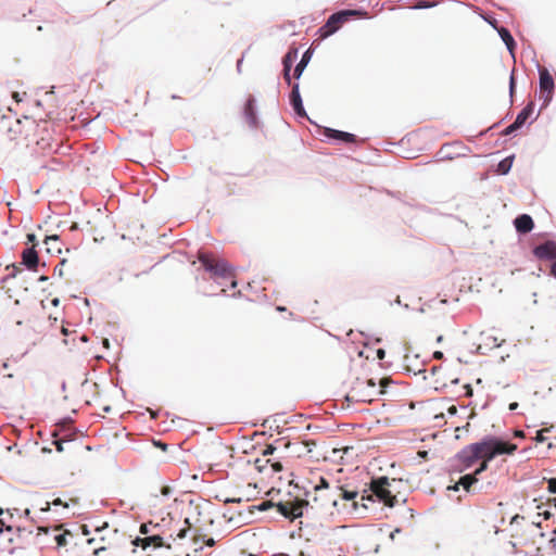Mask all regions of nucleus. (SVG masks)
<instances>
[{
	"mask_svg": "<svg viewBox=\"0 0 556 556\" xmlns=\"http://www.w3.org/2000/svg\"><path fill=\"white\" fill-rule=\"evenodd\" d=\"M198 258L203 267L211 273L213 278L229 280L230 287L236 288L237 281L235 280V274L232 268L225 260L218 258L214 254L205 252H199Z\"/></svg>",
	"mask_w": 556,
	"mask_h": 556,
	"instance_id": "1",
	"label": "nucleus"
},
{
	"mask_svg": "<svg viewBox=\"0 0 556 556\" xmlns=\"http://www.w3.org/2000/svg\"><path fill=\"white\" fill-rule=\"evenodd\" d=\"M395 479H389L388 477H380L372 479L370 482L371 494L367 496L371 500L375 495L379 502H382L388 507H393L397 504L394 484Z\"/></svg>",
	"mask_w": 556,
	"mask_h": 556,
	"instance_id": "2",
	"label": "nucleus"
},
{
	"mask_svg": "<svg viewBox=\"0 0 556 556\" xmlns=\"http://www.w3.org/2000/svg\"><path fill=\"white\" fill-rule=\"evenodd\" d=\"M358 14L357 11H341L332 14L326 24L319 28L320 38H326L336 33L341 25L348 21L349 16Z\"/></svg>",
	"mask_w": 556,
	"mask_h": 556,
	"instance_id": "3",
	"label": "nucleus"
},
{
	"mask_svg": "<svg viewBox=\"0 0 556 556\" xmlns=\"http://www.w3.org/2000/svg\"><path fill=\"white\" fill-rule=\"evenodd\" d=\"M540 74V98L543 99V105L546 106L553 98L555 84L548 70L541 67Z\"/></svg>",
	"mask_w": 556,
	"mask_h": 556,
	"instance_id": "4",
	"label": "nucleus"
},
{
	"mask_svg": "<svg viewBox=\"0 0 556 556\" xmlns=\"http://www.w3.org/2000/svg\"><path fill=\"white\" fill-rule=\"evenodd\" d=\"M18 305L20 300H13L12 296L7 292L0 293V316L8 317L10 319H15L16 324L21 325L22 320L18 319L20 314L16 309Z\"/></svg>",
	"mask_w": 556,
	"mask_h": 556,
	"instance_id": "5",
	"label": "nucleus"
},
{
	"mask_svg": "<svg viewBox=\"0 0 556 556\" xmlns=\"http://www.w3.org/2000/svg\"><path fill=\"white\" fill-rule=\"evenodd\" d=\"M313 503L316 508L329 510L337 506V492L333 491H314Z\"/></svg>",
	"mask_w": 556,
	"mask_h": 556,
	"instance_id": "6",
	"label": "nucleus"
},
{
	"mask_svg": "<svg viewBox=\"0 0 556 556\" xmlns=\"http://www.w3.org/2000/svg\"><path fill=\"white\" fill-rule=\"evenodd\" d=\"M478 459L477 453L471 444L465 446L456 455V460L459 463L460 471L470 468Z\"/></svg>",
	"mask_w": 556,
	"mask_h": 556,
	"instance_id": "7",
	"label": "nucleus"
},
{
	"mask_svg": "<svg viewBox=\"0 0 556 556\" xmlns=\"http://www.w3.org/2000/svg\"><path fill=\"white\" fill-rule=\"evenodd\" d=\"M60 530H61V526H55L53 528H49V527H38L37 528V535H41V534H49L51 531L52 532H58L53 535V541L55 542L56 546L58 547H63V546H66L67 545V540H66V536L70 533V531H64L62 533H60Z\"/></svg>",
	"mask_w": 556,
	"mask_h": 556,
	"instance_id": "8",
	"label": "nucleus"
},
{
	"mask_svg": "<svg viewBox=\"0 0 556 556\" xmlns=\"http://www.w3.org/2000/svg\"><path fill=\"white\" fill-rule=\"evenodd\" d=\"M517 445L501 441L496 438L492 437V453H490L491 457H496L498 455L508 454L511 455L516 452Z\"/></svg>",
	"mask_w": 556,
	"mask_h": 556,
	"instance_id": "9",
	"label": "nucleus"
},
{
	"mask_svg": "<svg viewBox=\"0 0 556 556\" xmlns=\"http://www.w3.org/2000/svg\"><path fill=\"white\" fill-rule=\"evenodd\" d=\"M533 254L540 260H554L556 258V242L546 241L534 248Z\"/></svg>",
	"mask_w": 556,
	"mask_h": 556,
	"instance_id": "10",
	"label": "nucleus"
},
{
	"mask_svg": "<svg viewBox=\"0 0 556 556\" xmlns=\"http://www.w3.org/2000/svg\"><path fill=\"white\" fill-rule=\"evenodd\" d=\"M479 459L492 460L490 453H492V437H488L480 442L471 443Z\"/></svg>",
	"mask_w": 556,
	"mask_h": 556,
	"instance_id": "11",
	"label": "nucleus"
},
{
	"mask_svg": "<svg viewBox=\"0 0 556 556\" xmlns=\"http://www.w3.org/2000/svg\"><path fill=\"white\" fill-rule=\"evenodd\" d=\"M514 226L519 233H529L533 227L534 223L530 215L521 214L514 220Z\"/></svg>",
	"mask_w": 556,
	"mask_h": 556,
	"instance_id": "12",
	"label": "nucleus"
},
{
	"mask_svg": "<svg viewBox=\"0 0 556 556\" xmlns=\"http://www.w3.org/2000/svg\"><path fill=\"white\" fill-rule=\"evenodd\" d=\"M290 102L293 106V110L295 111V113L300 116H304L305 115V110L303 108V104H302V99H301V96H300V89H299V84H294L292 86V91H291V94H290Z\"/></svg>",
	"mask_w": 556,
	"mask_h": 556,
	"instance_id": "13",
	"label": "nucleus"
},
{
	"mask_svg": "<svg viewBox=\"0 0 556 556\" xmlns=\"http://www.w3.org/2000/svg\"><path fill=\"white\" fill-rule=\"evenodd\" d=\"M478 482V478L475 473L465 475L460 477L458 482H456L453 486H450V490L458 491L459 486H462L465 491L469 492L470 488Z\"/></svg>",
	"mask_w": 556,
	"mask_h": 556,
	"instance_id": "14",
	"label": "nucleus"
},
{
	"mask_svg": "<svg viewBox=\"0 0 556 556\" xmlns=\"http://www.w3.org/2000/svg\"><path fill=\"white\" fill-rule=\"evenodd\" d=\"M364 384H367L370 388H375L376 387V382L372 379H367L366 381L357 382L356 387H354L352 389L351 397L352 399H356V401H363V402H367L368 401V402H370L371 401L370 397H368L367 395L361 394V390L364 387Z\"/></svg>",
	"mask_w": 556,
	"mask_h": 556,
	"instance_id": "15",
	"label": "nucleus"
},
{
	"mask_svg": "<svg viewBox=\"0 0 556 556\" xmlns=\"http://www.w3.org/2000/svg\"><path fill=\"white\" fill-rule=\"evenodd\" d=\"M22 258L23 264L27 266L29 269H34L38 264V255L34 247L24 250Z\"/></svg>",
	"mask_w": 556,
	"mask_h": 556,
	"instance_id": "16",
	"label": "nucleus"
},
{
	"mask_svg": "<svg viewBox=\"0 0 556 556\" xmlns=\"http://www.w3.org/2000/svg\"><path fill=\"white\" fill-rule=\"evenodd\" d=\"M328 136L330 138H333V139H337V140H341V141H344V142H352V143H356L358 142L357 138L355 135L353 134H350V132H345V131H341V130H334V129H329L328 130Z\"/></svg>",
	"mask_w": 556,
	"mask_h": 556,
	"instance_id": "17",
	"label": "nucleus"
},
{
	"mask_svg": "<svg viewBox=\"0 0 556 556\" xmlns=\"http://www.w3.org/2000/svg\"><path fill=\"white\" fill-rule=\"evenodd\" d=\"M304 505H308V502L303 500H295L293 502H290L291 519L299 518L303 515Z\"/></svg>",
	"mask_w": 556,
	"mask_h": 556,
	"instance_id": "18",
	"label": "nucleus"
},
{
	"mask_svg": "<svg viewBox=\"0 0 556 556\" xmlns=\"http://www.w3.org/2000/svg\"><path fill=\"white\" fill-rule=\"evenodd\" d=\"M532 112H533V103L530 102L517 115V117L515 119L516 126H520L521 127L526 123V121L530 117Z\"/></svg>",
	"mask_w": 556,
	"mask_h": 556,
	"instance_id": "19",
	"label": "nucleus"
},
{
	"mask_svg": "<svg viewBox=\"0 0 556 556\" xmlns=\"http://www.w3.org/2000/svg\"><path fill=\"white\" fill-rule=\"evenodd\" d=\"M244 115L248 123L252 126L256 124V115L254 112V100L250 98L244 106Z\"/></svg>",
	"mask_w": 556,
	"mask_h": 556,
	"instance_id": "20",
	"label": "nucleus"
},
{
	"mask_svg": "<svg viewBox=\"0 0 556 556\" xmlns=\"http://www.w3.org/2000/svg\"><path fill=\"white\" fill-rule=\"evenodd\" d=\"M45 244L47 245V251L49 253H61V247L59 243V237L58 236H48L45 239Z\"/></svg>",
	"mask_w": 556,
	"mask_h": 556,
	"instance_id": "21",
	"label": "nucleus"
},
{
	"mask_svg": "<svg viewBox=\"0 0 556 556\" xmlns=\"http://www.w3.org/2000/svg\"><path fill=\"white\" fill-rule=\"evenodd\" d=\"M498 34H500L501 38L503 39V41L505 42V45L507 46L508 50L510 52H513L516 43H515V40H514L513 36L510 35L509 30L507 28L502 27L498 30Z\"/></svg>",
	"mask_w": 556,
	"mask_h": 556,
	"instance_id": "22",
	"label": "nucleus"
},
{
	"mask_svg": "<svg viewBox=\"0 0 556 556\" xmlns=\"http://www.w3.org/2000/svg\"><path fill=\"white\" fill-rule=\"evenodd\" d=\"M337 497L340 496L341 498L345 501H353L357 496V491H350L344 489L343 486L338 485L336 488Z\"/></svg>",
	"mask_w": 556,
	"mask_h": 556,
	"instance_id": "23",
	"label": "nucleus"
},
{
	"mask_svg": "<svg viewBox=\"0 0 556 556\" xmlns=\"http://www.w3.org/2000/svg\"><path fill=\"white\" fill-rule=\"evenodd\" d=\"M143 542V548L149 546L150 544H153L155 547H161L164 545L163 538L159 535L149 536L142 540Z\"/></svg>",
	"mask_w": 556,
	"mask_h": 556,
	"instance_id": "24",
	"label": "nucleus"
},
{
	"mask_svg": "<svg viewBox=\"0 0 556 556\" xmlns=\"http://www.w3.org/2000/svg\"><path fill=\"white\" fill-rule=\"evenodd\" d=\"M296 51H289L282 60L283 63V70L290 71L293 61L296 59Z\"/></svg>",
	"mask_w": 556,
	"mask_h": 556,
	"instance_id": "25",
	"label": "nucleus"
},
{
	"mask_svg": "<svg viewBox=\"0 0 556 556\" xmlns=\"http://www.w3.org/2000/svg\"><path fill=\"white\" fill-rule=\"evenodd\" d=\"M277 510L285 517L287 518H290L291 519V509H290V502H280L278 503L277 505Z\"/></svg>",
	"mask_w": 556,
	"mask_h": 556,
	"instance_id": "26",
	"label": "nucleus"
},
{
	"mask_svg": "<svg viewBox=\"0 0 556 556\" xmlns=\"http://www.w3.org/2000/svg\"><path fill=\"white\" fill-rule=\"evenodd\" d=\"M112 548L111 544H101L99 546H97L93 551V555L94 556H109L108 555V551H110Z\"/></svg>",
	"mask_w": 556,
	"mask_h": 556,
	"instance_id": "27",
	"label": "nucleus"
},
{
	"mask_svg": "<svg viewBox=\"0 0 556 556\" xmlns=\"http://www.w3.org/2000/svg\"><path fill=\"white\" fill-rule=\"evenodd\" d=\"M307 64L306 53L303 55L302 60L298 63L294 70V77L299 78Z\"/></svg>",
	"mask_w": 556,
	"mask_h": 556,
	"instance_id": "28",
	"label": "nucleus"
},
{
	"mask_svg": "<svg viewBox=\"0 0 556 556\" xmlns=\"http://www.w3.org/2000/svg\"><path fill=\"white\" fill-rule=\"evenodd\" d=\"M66 264L67 261L65 258L60 261V263L54 267V275H58L61 278L65 277L64 267Z\"/></svg>",
	"mask_w": 556,
	"mask_h": 556,
	"instance_id": "29",
	"label": "nucleus"
},
{
	"mask_svg": "<svg viewBox=\"0 0 556 556\" xmlns=\"http://www.w3.org/2000/svg\"><path fill=\"white\" fill-rule=\"evenodd\" d=\"M314 491H331L329 482L325 478H320L319 483L315 485Z\"/></svg>",
	"mask_w": 556,
	"mask_h": 556,
	"instance_id": "30",
	"label": "nucleus"
},
{
	"mask_svg": "<svg viewBox=\"0 0 556 556\" xmlns=\"http://www.w3.org/2000/svg\"><path fill=\"white\" fill-rule=\"evenodd\" d=\"M185 523L187 525V527L178 530L176 539H185L187 536V532L190 530L191 527L188 518L185 519Z\"/></svg>",
	"mask_w": 556,
	"mask_h": 556,
	"instance_id": "31",
	"label": "nucleus"
},
{
	"mask_svg": "<svg viewBox=\"0 0 556 556\" xmlns=\"http://www.w3.org/2000/svg\"><path fill=\"white\" fill-rule=\"evenodd\" d=\"M435 5V2H431L428 0H419L417 4L414 7L416 9H428Z\"/></svg>",
	"mask_w": 556,
	"mask_h": 556,
	"instance_id": "32",
	"label": "nucleus"
},
{
	"mask_svg": "<svg viewBox=\"0 0 556 556\" xmlns=\"http://www.w3.org/2000/svg\"><path fill=\"white\" fill-rule=\"evenodd\" d=\"M269 462H270V459L256 458L255 462H254V465H255V467L257 468L258 471H263V469L265 468V466Z\"/></svg>",
	"mask_w": 556,
	"mask_h": 556,
	"instance_id": "33",
	"label": "nucleus"
},
{
	"mask_svg": "<svg viewBox=\"0 0 556 556\" xmlns=\"http://www.w3.org/2000/svg\"><path fill=\"white\" fill-rule=\"evenodd\" d=\"M53 505H63V502L60 500V498H55L53 502H52ZM50 505L51 503L50 502H46L45 503V506H42L40 508L41 511H48L50 509Z\"/></svg>",
	"mask_w": 556,
	"mask_h": 556,
	"instance_id": "34",
	"label": "nucleus"
},
{
	"mask_svg": "<svg viewBox=\"0 0 556 556\" xmlns=\"http://www.w3.org/2000/svg\"><path fill=\"white\" fill-rule=\"evenodd\" d=\"M489 462L490 460H484L482 459L480 466L476 469V471L473 472L476 476L480 475L482 471L486 470L488 469V466H489Z\"/></svg>",
	"mask_w": 556,
	"mask_h": 556,
	"instance_id": "35",
	"label": "nucleus"
},
{
	"mask_svg": "<svg viewBox=\"0 0 556 556\" xmlns=\"http://www.w3.org/2000/svg\"><path fill=\"white\" fill-rule=\"evenodd\" d=\"M275 451H276V447L273 444H268L263 450L262 455L263 456L273 455Z\"/></svg>",
	"mask_w": 556,
	"mask_h": 556,
	"instance_id": "36",
	"label": "nucleus"
},
{
	"mask_svg": "<svg viewBox=\"0 0 556 556\" xmlns=\"http://www.w3.org/2000/svg\"><path fill=\"white\" fill-rule=\"evenodd\" d=\"M518 128H520V126H516V122H514L511 125H509L508 127L505 128V130L503 131L504 135H510L511 132H514L515 130H517Z\"/></svg>",
	"mask_w": 556,
	"mask_h": 556,
	"instance_id": "37",
	"label": "nucleus"
},
{
	"mask_svg": "<svg viewBox=\"0 0 556 556\" xmlns=\"http://www.w3.org/2000/svg\"><path fill=\"white\" fill-rule=\"evenodd\" d=\"M270 466L275 472H279L282 470V464L280 462H274L270 459Z\"/></svg>",
	"mask_w": 556,
	"mask_h": 556,
	"instance_id": "38",
	"label": "nucleus"
},
{
	"mask_svg": "<svg viewBox=\"0 0 556 556\" xmlns=\"http://www.w3.org/2000/svg\"><path fill=\"white\" fill-rule=\"evenodd\" d=\"M548 491L552 493H556V478H552L548 480Z\"/></svg>",
	"mask_w": 556,
	"mask_h": 556,
	"instance_id": "39",
	"label": "nucleus"
},
{
	"mask_svg": "<svg viewBox=\"0 0 556 556\" xmlns=\"http://www.w3.org/2000/svg\"><path fill=\"white\" fill-rule=\"evenodd\" d=\"M514 89H515V77H514V72H513L511 75H510V79H509V90H510V93L514 92Z\"/></svg>",
	"mask_w": 556,
	"mask_h": 556,
	"instance_id": "40",
	"label": "nucleus"
},
{
	"mask_svg": "<svg viewBox=\"0 0 556 556\" xmlns=\"http://www.w3.org/2000/svg\"><path fill=\"white\" fill-rule=\"evenodd\" d=\"M544 431L545 430L538 431L536 438H535L538 442H544L545 441V437L543 435Z\"/></svg>",
	"mask_w": 556,
	"mask_h": 556,
	"instance_id": "41",
	"label": "nucleus"
},
{
	"mask_svg": "<svg viewBox=\"0 0 556 556\" xmlns=\"http://www.w3.org/2000/svg\"><path fill=\"white\" fill-rule=\"evenodd\" d=\"M161 493L165 496L169 495L172 493V489L169 486H162Z\"/></svg>",
	"mask_w": 556,
	"mask_h": 556,
	"instance_id": "42",
	"label": "nucleus"
},
{
	"mask_svg": "<svg viewBox=\"0 0 556 556\" xmlns=\"http://www.w3.org/2000/svg\"><path fill=\"white\" fill-rule=\"evenodd\" d=\"M283 77L286 81L290 85L291 78H290V71L283 70Z\"/></svg>",
	"mask_w": 556,
	"mask_h": 556,
	"instance_id": "43",
	"label": "nucleus"
},
{
	"mask_svg": "<svg viewBox=\"0 0 556 556\" xmlns=\"http://www.w3.org/2000/svg\"><path fill=\"white\" fill-rule=\"evenodd\" d=\"M12 97H13V99H14L17 103H18V102H21V101H23L22 96H21L18 92H16V91H15V92H13Z\"/></svg>",
	"mask_w": 556,
	"mask_h": 556,
	"instance_id": "44",
	"label": "nucleus"
},
{
	"mask_svg": "<svg viewBox=\"0 0 556 556\" xmlns=\"http://www.w3.org/2000/svg\"><path fill=\"white\" fill-rule=\"evenodd\" d=\"M273 503L271 502H264L263 504L260 505V509L261 510H265L267 507L271 506Z\"/></svg>",
	"mask_w": 556,
	"mask_h": 556,
	"instance_id": "45",
	"label": "nucleus"
},
{
	"mask_svg": "<svg viewBox=\"0 0 556 556\" xmlns=\"http://www.w3.org/2000/svg\"><path fill=\"white\" fill-rule=\"evenodd\" d=\"M54 444H55V447H56L58 452H62L63 451V443H62V441H55Z\"/></svg>",
	"mask_w": 556,
	"mask_h": 556,
	"instance_id": "46",
	"label": "nucleus"
},
{
	"mask_svg": "<svg viewBox=\"0 0 556 556\" xmlns=\"http://www.w3.org/2000/svg\"><path fill=\"white\" fill-rule=\"evenodd\" d=\"M514 435L517 438H523L525 432L522 430H515Z\"/></svg>",
	"mask_w": 556,
	"mask_h": 556,
	"instance_id": "47",
	"label": "nucleus"
},
{
	"mask_svg": "<svg viewBox=\"0 0 556 556\" xmlns=\"http://www.w3.org/2000/svg\"><path fill=\"white\" fill-rule=\"evenodd\" d=\"M386 352L382 349H379L377 351V356L379 359H382L384 357Z\"/></svg>",
	"mask_w": 556,
	"mask_h": 556,
	"instance_id": "48",
	"label": "nucleus"
},
{
	"mask_svg": "<svg viewBox=\"0 0 556 556\" xmlns=\"http://www.w3.org/2000/svg\"><path fill=\"white\" fill-rule=\"evenodd\" d=\"M551 274L556 278V261L552 264Z\"/></svg>",
	"mask_w": 556,
	"mask_h": 556,
	"instance_id": "49",
	"label": "nucleus"
},
{
	"mask_svg": "<svg viewBox=\"0 0 556 556\" xmlns=\"http://www.w3.org/2000/svg\"><path fill=\"white\" fill-rule=\"evenodd\" d=\"M433 357L437 359H441L443 357V353L440 351L434 352Z\"/></svg>",
	"mask_w": 556,
	"mask_h": 556,
	"instance_id": "50",
	"label": "nucleus"
},
{
	"mask_svg": "<svg viewBox=\"0 0 556 556\" xmlns=\"http://www.w3.org/2000/svg\"><path fill=\"white\" fill-rule=\"evenodd\" d=\"M517 407H518V403L517 402H513L508 406L509 410H515V409H517Z\"/></svg>",
	"mask_w": 556,
	"mask_h": 556,
	"instance_id": "51",
	"label": "nucleus"
},
{
	"mask_svg": "<svg viewBox=\"0 0 556 556\" xmlns=\"http://www.w3.org/2000/svg\"><path fill=\"white\" fill-rule=\"evenodd\" d=\"M418 456H420L421 458H427L428 452L427 451H419L418 452Z\"/></svg>",
	"mask_w": 556,
	"mask_h": 556,
	"instance_id": "52",
	"label": "nucleus"
},
{
	"mask_svg": "<svg viewBox=\"0 0 556 556\" xmlns=\"http://www.w3.org/2000/svg\"><path fill=\"white\" fill-rule=\"evenodd\" d=\"M205 544L207 546H214L215 545V541H214V539H208L207 541H205Z\"/></svg>",
	"mask_w": 556,
	"mask_h": 556,
	"instance_id": "53",
	"label": "nucleus"
},
{
	"mask_svg": "<svg viewBox=\"0 0 556 556\" xmlns=\"http://www.w3.org/2000/svg\"><path fill=\"white\" fill-rule=\"evenodd\" d=\"M466 395L471 396L472 395V389L470 386H466Z\"/></svg>",
	"mask_w": 556,
	"mask_h": 556,
	"instance_id": "54",
	"label": "nucleus"
},
{
	"mask_svg": "<svg viewBox=\"0 0 556 556\" xmlns=\"http://www.w3.org/2000/svg\"><path fill=\"white\" fill-rule=\"evenodd\" d=\"M27 238H28V241H30V242H33V243H34V242H35V239H36V236H35L34 233H29V235L27 236Z\"/></svg>",
	"mask_w": 556,
	"mask_h": 556,
	"instance_id": "55",
	"label": "nucleus"
},
{
	"mask_svg": "<svg viewBox=\"0 0 556 556\" xmlns=\"http://www.w3.org/2000/svg\"><path fill=\"white\" fill-rule=\"evenodd\" d=\"M157 446H160L163 451H165L167 448V444L162 443V442H159Z\"/></svg>",
	"mask_w": 556,
	"mask_h": 556,
	"instance_id": "56",
	"label": "nucleus"
},
{
	"mask_svg": "<svg viewBox=\"0 0 556 556\" xmlns=\"http://www.w3.org/2000/svg\"><path fill=\"white\" fill-rule=\"evenodd\" d=\"M96 542H97V540H96L94 538H92V539H88V540H87V543H88L89 545H94V543H96Z\"/></svg>",
	"mask_w": 556,
	"mask_h": 556,
	"instance_id": "57",
	"label": "nucleus"
},
{
	"mask_svg": "<svg viewBox=\"0 0 556 556\" xmlns=\"http://www.w3.org/2000/svg\"><path fill=\"white\" fill-rule=\"evenodd\" d=\"M388 381L386 379L380 380V386L384 388L387 386Z\"/></svg>",
	"mask_w": 556,
	"mask_h": 556,
	"instance_id": "58",
	"label": "nucleus"
},
{
	"mask_svg": "<svg viewBox=\"0 0 556 556\" xmlns=\"http://www.w3.org/2000/svg\"><path fill=\"white\" fill-rule=\"evenodd\" d=\"M4 530V522L0 520V533H2Z\"/></svg>",
	"mask_w": 556,
	"mask_h": 556,
	"instance_id": "59",
	"label": "nucleus"
},
{
	"mask_svg": "<svg viewBox=\"0 0 556 556\" xmlns=\"http://www.w3.org/2000/svg\"><path fill=\"white\" fill-rule=\"evenodd\" d=\"M141 532H142V533H147V526H146V525H142V526H141Z\"/></svg>",
	"mask_w": 556,
	"mask_h": 556,
	"instance_id": "60",
	"label": "nucleus"
},
{
	"mask_svg": "<svg viewBox=\"0 0 556 556\" xmlns=\"http://www.w3.org/2000/svg\"><path fill=\"white\" fill-rule=\"evenodd\" d=\"M62 333H63L64 336H67V329H66L65 327H62Z\"/></svg>",
	"mask_w": 556,
	"mask_h": 556,
	"instance_id": "61",
	"label": "nucleus"
},
{
	"mask_svg": "<svg viewBox=\"0 0 556 556\" xmlns=\"http://www.w3.org/2000/svg\"><path fill=\"white\" fill-rule=\"evenodd\" d=\"M274 556H289V555H287V554H285V553H280V554H276V555H274Z\"/></svg>",
	"mask_w": 556,
	"mask_h": 556,
	"instance_id": "62",
	"label": "nucleus"
},
{
	"mask_svg": "<svg viewBox=\"0 0 556 556\" xmlns=\"http://www.w3.org/2000/svg\"><path fill=\"white\" fill-rule=\"evenodd\" d=\"M52 303H53V305H58L59 300H58V299H54V300L52 301Z\"/></svg>",
	"mask_w": 556,
	"mask_h": 556,
	"instance_id": "63",
	"label": "nucleus"
},
{
	"mask_svg": "<svg viewBox=\"0 0 556 556\" xmlns=\"http://www.w3.org/2000/svg\"><path fill=\"white\" fill-rule=\"evenodd\" d=\"M29 514H30L29 509H26V510H25V515H26V516H29Z\"/></svg>",
	"mask_w": 556,
	"mask_h": 556,
	"instance_id": "64",
	"label": "nucleus"
}]
</instances>
